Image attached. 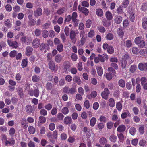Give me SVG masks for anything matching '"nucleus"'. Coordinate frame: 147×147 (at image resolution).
I'll return each instance as SVG.
<instances>
[{
	"instance_id": "f257e3e1",
	"label": "nucleus",
	"mask_w": 147,
	"mask_h": 147,
	"mask_svg": "<svg viewBox=\"0 0 147 147\" xmlns=\"http://www.w3.org/2000/svg\"><path fill=\"white\" fill-rule=\"evenodd\" d=\"M120 61L121 67L123 69H125L127 61L128 62V63L130 65L133 62V61L131 60V58L130 57L129 55L127 53H125L122 57L120 59Z\"/></svg>"
},
{
	"instance_id": "f03ea898",
	"label": "nucleus",
	"mask_w": 147,
	"mask_h": 147,
	"mask_svg": "<svg viewBox=\"0 0 147 147\" xmlns=\"http://www.w3.org/2000/svg\"><path fill=\"white\" fill-rule=\"evenodd\" d=\"M78 15L76 12H73L72 16L69 15L66 16L64 20V23L66 22H69L72 20V22L74 23V26L75 27L78 26L79 20L77 18Z\"/></svg>"
},
{
	"instance_id": "7ed1b4c3",
	"label": "nucleus",
	"mask_w": 147,
	"mask_h": 147,
	"mask_svg": "<svg viewBox=\"0 0 147 147\" xmlns=\"http://www.w3.org/2000/svg\"><path fill=\"white\" fill-rule=\"evenodd\" d=\"M28 94L31 96H34L36 97H38L39 95V91L38 88H35L34 90L31 88L28 92Z\"/></svg>"
},
{
	"instance_id": "20e7f679",
	"label": "nucleus",
	"mask_w": 147,
	"mask_h": 147,
	"mask_svg": "<svg viewBox=\"0 0 147 147\" xmlns=\"http://www.w3.org/2000/svg\"><path fill=\"white\" fill-rule=\"evenodd\" d=\"M76 91V89L72 87L70 88H69L68 86H65L64 87L63 89V92L65 93L68 94H73Z\"/></svg>"
},
{
	"instance_id": "39448f33",
	"label": "nucleus",
	"mask_w": 147,
	"mask_h": 147,
	"mask_svg": "<svg viewBox=\"0 0 147 147\" xmlns=\"http://www.w3.org/2000/svg\"><path fill=\"white\" fill-rule=\"evenodd\" d=\"M110 94V91L108 88H105L101 93V96L102 98L105 100H107Z\"/></svg>"
},
{
	"instance_id": "423d86ee",
	"label": "nucleus",
	"mask_w": 147,
	"mask_h": 147,
	"mask_svg": "<svg viewBox=\"0 0 147 147\" xmlns=\"http://www.w3.org/2000/svg\"><path fill=\"white\" fill-rule=\"evenodd\" d=\"M138 67L140 71L146 72L147 71V63H140L138 64Z\"/></svg>"
},
{
	"instance_id": "0eeeda50",
	"label": "nucleus",
	"mask_w": 147,
	"mask_h": 147,
	"mask_svg": "<svg viewBox=\"0 0 147 147\" xmlns=\"http://www.w3.org/2000/svg\"><path fill=\"white\" fill-rule=\"evenodd\" d=\"M75 31L74 30H71L70 33V38L71 40L72 43L75 44L76 42Z\"/></svg>"
},
{
	"instance_id": "6e6552de",
	"label": "nucleus",
	"mask_w": 147,
	"mask_h": 147,
	"mask_svg": "<svg viewBox=\"0 0 147 147\" xmlns=\"http://www.w3.org/2000/svg\"><path fill=\"white\" fill-rule=\"evenodd\" d=\"M7 42L9 45L12 48H16L18 47V43L16 41H13L11 40L8 39Z\"/></svg>"
},
{
	"instance_id": "1a4fd4ad",
	"label": "nucleus",
	"mask_w": 147,
	"mask_h": 147,
	"mask_svg": "<svg viewBox=\"0 0 147 147\" xmlns=\"http://www.w3.org/2000/svg\"><path fill=\"white\" fill-rule=\"evenodd\" d=\"M40 44V40L38 38H36L33 40L32 46L33 48H37L39 47Z\"/></svg>"
},
{
	"instance_id": "9d476101",
	"label": "nucleus",
	"mask_w": 147,
	"mask_h": 147,
	"mask_svg": "<svg viewBox=\"0 0 147 147\" xmlns=\"http://www.w3.org/2000/svg\"><path fill=\"white\" fill-rule=\"evenodd\" d=\"M20 40L22 43L28 44L30 41V38L26 36H23L21 39Z\"/></svg>"
},
{
	"instance_id": "9b49d317",
	"label": "nucleus",
	"mask_w": 147,
	"mask_h": 147,
	"mask_svg": "<svg viewBox=\"0 0 147 147\" xmlns=\"http://www.w3.org/2000/svg\"><path fill=\"white\" fill-rule=\"evenodd\" d=\"M78 9L79 11L84 13L85 15L87 16L88 15L89 11L88 9L84 7H81L80 5L78 6Z\"/></svg>"
},
{
	"instance_id": "f8f14e48",
	"label": "nucleus",
	"mask_w": 147,
	"mask_h": 147,
	"mask_svg": "<svg viewBox=\"0 0 147 147\" xmlns=\"http://www.w3.org/2000/svg\"><path fill=\"white\" fill-rule=\"evenodd\" d=\"M42 9L41 8L38 7L34 11V14L35 17L38 18L42 14Z\"/></svg>"
},
{
	"instance_id": "ddd939ff",
	"label": "nucleus",
	"mask_w": 147,
	"mask_h": 147,
	"mask_svg": "<svg viewBox=\"0 0 147 147\" xmlns=\"http://www.w3.org/2000/svg\"><path fill=\"white\" fill-rule=\"evenodd\" d=\"M33 51V48L32 47L30 46H27L26 48L25 55L27 56H30L32 54Z\"/></svg>"
},
{
	"instance_id": "4468645a",
	"label": "nucleus",
	"mask_w": 147,
	"mask_h": 147,
	"mask_svg": "<svg viewBox=\"0 0 147 147\" xmlns=\"http://www.w3.org/2000/svg\"><path fill=\"white\" fill-rule=\"evenodd\" d=\"M25 110L27 114L30 115L34 113V110L32 106L30 105H27L25 107Z\"/></svg>"
},
{
	"instance_id": "2eb2a0df",
	"label": "nucleus",
	"mask_w": 147,
	"mask_h": 147,
	"mask_svg": "<svg viewBox=\"0 0 147 147\" xmlns=\"http://www.w3.org/2000/svg\"><path fill=\"white\" fill-rule=\"evenodd\" d=\"M63 122L66 125H69L72 123V120L70 117L67 116L64 118Z\"/></svg>"
},
{
	"instance_id": "dca6fc26",
	"label": "nucleus",
	"mask_w": 147,
	"mask_h": 147,
	"mask_svg": "<svg viewBox=\"0 0 147 147\" xmlns=\"http://www.w3.org/2000/svg\"><path fill=\"white\" fill-rule=\"evenodd\" d=\"M122 20V17L120 16L116 15L114 17L115 22L117 24L121 23Z\"/></svg>"
},
{
	"instance_id": "f3484780",
	"label": "nucleus",
	"mask_w": 147,
	"mask_h": 147,
	"mask_svg": "<svg viewBox=\"0 0 147 147\" xmlns=\"http://www.w3.org/2000/svg\"><path fill=\"white\" fill-rule=\"evenodd\" d=\"M70 67L69 63H65L63 64V69L64 71L66 74H68Z\"/></svg>"
},
{
	"instance_id": "a211bd4d",
	"label": "nucleus",
	"mask_w": 147,
	"mask_h": 147,
	"mask_svg": "<svg viewBox=\"0 0 147 147\" xmlns=\"http://www.w3.org/2000/svg\"><path fill=\"white\" fill-rule=\"evenodd\" d=\"M21 123L22 127L26 129L28 127V124L26 123V119L22 118L21 120Z\"/></svg>"
},
{
	"instance_id": "6ab92c4d",
	"label": "nucleus",
	"mask_w": 147,
	"mask_h": 147,
	"mask_svg": "<svg viewBox=\"0 0 147 147\" xmlns=\"http://www.w3.org/2000/svg\"><path fill=\"white\" fill-rule=\"evenodd\" d=\"M106 18L108 20H112L113 18L112 14L109 11H107L105 13Z\"/></svg>"
},
{
	"instance_id": "aec40b11",
	"label": "nucleus",
	"mask_w": 147,
	"mask_h": 147,
	"mask_svg": "<svg viewBox=\"0 0 147 147\" xmlns=\"http://www.w3.org/2000/svg\"><path fill=\"white\" fill-rule=\"evenodd\" d=\"M48 65L49 68L51 70H54L55 68V64L52 60H50L49 63Z\"/></svg>"
},
{
	"instance_id": "412c9836",
	"label": "nucleus",
	"mask_w": 147,
	"mask_h": 147,
	"mask_svg": "<svg viewBox=\"0 0 147 147\" xmlns=\"http://www.w3.org/2000/svg\"><path fill=\"white\" fill-rule=\"evenodd\" d=\"M142 20L143 22L142 23V26L144 29H147V18L144 17L142 18Z\"/></svg>"
},
{
	"instance_id": "4be33fe9",
	"label": "nucleus",
	"mask_w": 147,
	"mask_h": 147,
	"mask_svg": "<svg viewBox=\"0 0 147 147\" xmlns=\"http://www.w3.org/2000/svg\"><path fill=\"white\" fill-rule=\"evenodd\" d=\"M123 7L122 5H120L119 7H118L116 9V11L118 14L121 15L124 13L123 11Z\"/></svg>"
},
{
	"instance_id": "5701e85b",
	"label": "nucleus",
	"mask_w": 147,
	"mask_h": 147,
	"mask_svg": "<svg viewBox=\"0 0 147 147\" xmlns=\"http://www.w3.org/2000/svg\"><path fill=\"white\" fill-rule=\"evenodd\" d=\"M62 59V57L61 55L60 54H58L55 56V60L56 63H59L61 61Z\"/></svg>"
},
{
	"instance_id": "b1692460",
	"label": "nucleus",
	"mask_w": 147,
	"mask_h": 147,
	"mask_svg": "<svg viewBox=\"0 0 147 147\" xmlns=\"http://www.w3.org/2000/svg\"><path fill=\"white\" fill-rule=\"evenodd\" d=\"M131 114L128 110H126V112L123 113L121 115V117L123 119L126 118L127 116H130Z\"/></svg>"
},
{
	"instance_id": "393cba45",
	"label": "nucleus",
	"mask_w": 147,
	"mask_h": 147,
	"mask_svg": "<svg viewBox=\"0 0 147 147\" xmlns=\"http://www.w3.org/2000/svg\"><path fill=\"white\" fill-rule=\"evenodd\" d=\"M66 11V8L64 7H62L59 9L57 12V13L59 15H61L65 12Z\"/></svg>"
},
{
	"instance_id": "a878e982",
	"label": "nucleus",
	"mask_w": 147,
	"mask_h": 147,
	"mask_svg": "<svg viewBox=\"0 0 147 147\" xmlns=\"http://www.w3.org/2000/svg\"><path fill=\"white\" fill-rule=\"evenodd\" d=\"M107 142L106 138L104 137H102L99 140V142L101 145H104Z\"/></svg>"
},
{
	"instance_id": "bb28decb",
	"label": "nucleus",
	"mask_w": 147,
	"mask_h": 147,
	"mask_svg": "<svg viewBox=\"0 0 147 147\" xmlns=\"http://www.w3.org/2000/svg\"><path fill=\"white\" fill-rule=\"evenodd\" d=\"M73 80L78 85H80L81 84V81L80 77L78 76H74V77Z\"/></svg>"
},
{
	"instance_id": "cd10ccee",
	"label": "nucleus",
	"mask_w": 147,
	"mask_h": 147,
	"mask_svg": "<svg viewBox=\"0 0 147 147\" xmlns=\"http://www.w3.org/2000/svg\"><path fill=\"white\" fill-rule=\"evenodd\" d=\"M117 139V136L114 135H111L109 137V140L111 142H116Z\"/></svg>"
},
{
	"instance_id": "c85d7f7f",
	"label": "nucleus",
	"mask_w": 147,
	"mask_h": 147,
	"mask_svg": "<svg viewBox=\"0 0 147 147\" xmlns=\"http://www.w3.org/2000/svg\"><path fill=\"white\" fill-rule=\"evenodd\" d=\"M53 86L54 85L52 83L48 82L46 84V88L47 90H51L52 89Z\"/></svg>"
},
{
	"instance_id": "c756f323",
	"label": "nucleus",
	"mask_w": 147,
	"mask_h": 147,
	"mask_svg": "<svg viewBox=\"0 0 147 147\" xmlns=\"http://www.w3.org/2000/svg\"><path fill=\"white\" fill-rule=\"evenodd\" d=\"M109 105L111 107H114L115 105V101L114 99L112 98H110L109 100Z\"/></svg>"
},
{
	"instance_id": "7c9ffc66",
	"label": "nucleus",
	"mask_w": 147,
	"mask_h": 147,
	"mask_svg": "<svg viewBox=\"0 0 147 147\" xmlns=\"http://www.w3.org/2000/svg\"><path fill=\"white\" fill-rule=\"evenodd\" d=\"M4 25L6 26L8 28H10L12 26V24L11 23L10 20L9 19H7L4 21Z\"/></svg>"
},
{
	"instance_id": "2f4dec72",
	"label": "nucleus",
	"mask_w": 147,
	"mask_h": 147,
	"mask_svg": "<svg viewBox=\"0 0 147 147\" xmlns=\"http://www.w3.org/2000/svg\"><path fill=\"white\" fill-rule=\"evenodd\" d=\"M96 13L98 16L101 17L103 15V11L100 9H97L96 11Z\"/></svg>"
},
{
	"instance_id": "473e14b6",
	"label": "nucleus",
	"mask_w": 147,
	"mask_h": 147,
	"mask_svg": "<svg viewBox=\"0 0 147 147\" xmlns=\"http://www.w3.org/2000/svg\"><path fill=\"white\" fill-rule=\"evenodd\" d=\"M96 119L94 117H92L90 121V125L91 127H94L95 125L96 122Z\"/></svg>"
},
{
	"instance_id": "72a5a7b5",
	"label": "nucleus",
	"mask_w": 147,
	"mask_h": 147,
	"mask_svg": "<svg viewBox=\"0 0 147 147\" xmlns=\"http://www.w3.org/2000/svg\"><path fill=\"white\" fill-rule=\"evenodd\" d=\"M125 126L123 125L119 126L117 128V130L120 132H123L125 129Z\"/></svg>"
},
{
	"instance_id": "f704fd0d",
	"label": "nucleus",
	"mask_w": 147,
	"mask_h": 147,
	"mask_svg": "<svg viewBox=\"0 0 147 147\" xmlns=\"http://www.w3.org/2000/svg\"><path fill=\"white\" fill-rule=\"evenodd\" d=\"M98 75L99 76H102L103 73V69L102 67L100 66L96 68Z\"/></svg>"
},
{
	"instance_id": "c9c22d12",
	"label": "nucleus",
	"mask_w": 147,
	"mask_h": 147,
	"mask_svg": "<svg viewBox=\"0 0 147 147\" xmlns=\"http://www.w3.org/2000/svg\"><path fill=\"white\" fill-rule=\"evenodd\" d=\"M139 53L142 56H146L147 55V50L145 49H142L140 51Z\"/></svg>"
},
{
	"instance_id": "e433bc0d",
	"label": "nucleus",
	"mask_w": 147,
	"mask_h": 147,
	"mask_svg": "<svg viewBox=\"0 0 147 147\" xmlns=\"http://www.w3.org/2000/svg\"><path fill=\"white\" fill-rule=\"evenodd\" d=\"M122 4L124 8H127L129 4V0H123Z\"/></svg>"
},
{
	"instance_id": "4c0bfd02",
	"label": "nucleus",
	"mask_w": 147,
	"mask_h": 147,
	"mask_svg": "<svg viewBox=\"0 0 147 147\" xmlns=\"http://www.w3.org/2000/svg\"><path fill=\"white\" fill-rule=\"evenodd\" d=\"M140 9L142 11H146L147 10V3H143L142 4Z\"/></svg>"
},
{
	"instance_id": "58836bf2",
	"label": "nucleus",
	"mask_w": 147,
	"mask_h": 147,
	"mask_svg": "<svg viewBox=\"0 0 147 147\" xmlns=\"http://www.w3.org/2000/svg\"><path fill=\"white\" fill-rule=\"evenodd\" d=\"M40 77L36 75H34L32 78V80L34 82H38L40 80Z\"/></svg>"
},
{
	"instance_id": "ea45409f",
	"label": "nucleus",
	"mask_w": 147,
	"mask_h": 147,
	"mask_svg": "<svg viewBox=\"0 0 147 147\" xmlns=\"http://www.w3.org/2000/svg\"><path fill=\"white\" fill-rule=\"evenodd\" d=\"M118 84L122 88L124 87L125 86V81L123 79H120L118 81Z\"/></svg>"
},
{
	"instance_id": "a19ab883",
	"label": "nucleus",
	"mask_w": 147,
	"mask_h": 147,
	"mask_svg": "<svg viewBox=\"0 0 147 147\" xmlns=\"http://www.w3.org/2000/svg\"><path fill=\"white\" fill-rule=\"evenodd\" d=\"M97 29L101 33H105L106 31L105 28L102 26H99L97 27Z\"/></svg>"
},
{
	"instance_id": "79ce46f5",
	"label": "nucleus",
	"mask_w": 147,
	"mask_h": 147,
	"mask_svg": "<svg viewBox=\"0 0 147 147\" xmlns=\"http://www.w3.org/2000/svg\"><path fill=\"white\" fill-rule=\"evenodd\" d=\"M75 141V137L74 136H69L67 139V141L70 143H73Z\"/></svg>"
},
{
	"instance_id": "37998d69",
	"label": "nucleus",
	"mask_w": 147,
	"mask_h": 147,
	"mask_svg": "<svg viewBox=\"0 0 147 147\" xmlns=\"http://www.w3.org/2000/svg\"><path fill=\"white\" fill-rule=\"evenodd\" d=\"M107 52L109 54H112L114 52V49L113 47L110 45L107 50Z\"/></svg>"
},
{
	"instance_id": "c03bdc74",
	"label": "nucleus",
	"mask_w": 147,
	"mask_h": 147,
	"mask_svg": "<svg viewBox=\"0 0 147 147\" xmlns=\"http://www.w3.org/2000/svg\"><path fill=\"white\" fill-rule=\"evenodd\" d=\"M28 131L30 134H33L35 132V129L32 126H30L28 128Z\"/></svg>"
},
{
	"instance_id": "a18cd8bd",
	"label": "nucleus",
	"mask_w": 147,
	"mask_h": 147,
	"mask_svg": "<svg viewBox=\"0 0 147 147\" xmlns=\"http://www.w3.org/2000/svg\"><path fill=\"white\" fill-rule=\"evenodd\" d=\"M57 49L59 52H62L63 51V46L62 43L59 44L57 47Z\"/></svg>"
},
{
	"instance_id": "49530a36",
	"label": "nucleus",
	"mask_w": 147,
	"mask_h": 147,
	"mask_svg": "<svg viewBox=\"0 0 147 147\" xmlns=\"http://www.w3.org/2000/svg\"><path fill=\"white\" fill-rule=\"evenodd\" d=\"M39 120L40 123L43 124L46 122V119L45 117L40 116L39 117Z\"/></svg>"
},
{
	"instance_id": "de8ad7c7",
	"label": "nucleus",
	"mask_w": 147,
	"mask_h": 147,
	"mask_svg": "<svg viewBox=\"0 0 147 147\" xmlns=\"http://www.w3.org/2000/svg\"><path fill=\"white\" fill-rule=\"evenodd\" d=\"M28 60L27 59H23L22 61V66L24 68L26 67L27 65Z\"/></svg>"
},
{
	"instance_id": "09e8293b",
	"label": "nucleus",
	"mask_w": 147,
	"mask_h": 147,
	"mask_svg": "<svg viewBox=\"0 0 147 147\" xmlns=\"http://www.w3.org/2000/svg\"><path fill=\"white\" fill-rule=\"evenodd\" d=\"M108 71L112 75L114 76L116 74V71L115 69L112 67H109L108 69Z\"/></svg>"
},
{
	"instance_id": "8fccbe9b",
	"label": "nucleus",
	"mask_w": 147,
	"mask_h": 147,
	"mask_svg": "<svg viewBox=\"0 0 147 147\" xmlns=\"http://www.w3.org/2000/svg\"><path fill=\"white\" fill-rule=\"evenodd\" d=\"M42 37L44 38H47L48 36L49 33L47 30H43L42 32Z\"/></svg>"
},
{
	"instance_id": "3c124183",
	"label": "nucleus",
	"mask_w": 147,
	"mask_h": 147,
	"mask_svg": "<svg viewBox=\"0 0 147 147\" xmlns=\"http://www.w3.org/2000/svg\"><path fill=\"white\" fill-rule=\"evenodd\" d=\"M62 113L64 115H67L69 113V109L67 107H63L61 110Z\"/></svg>"
},
{
	"instance_id": "603ef678",
	"label": "nucleus",
	"mask_w": 147,
	"mask_h": 147,
	"mask_svg": "<svg viewBox=\"0 0 147 147\" xmlns=\"http://www.w3.org/2000/svg\"><path fill=\"white\" fill-rule=\"evenodd\" d=\"M136 66L135 65H133L130 67L129 71L131 73H133L136 70Z\"/></svg>"
},
{
	"instance_id": "864d4df0",
	"label": "nucleus",
	"mask_w": 147,
	"mask_h": 147,
	"mask_svg": "<svg viewBox=\"0 0 147 147\" xmlns=\"http://www.w3.org/2000/svg\"><path fill=\"white\" fill-rule=\"evenodd\" d=\"M109 20H104L103 21V25L107 27H109L111 24V22Z\"/></svg>"
},
{
	"instance_id": "5fc2aeb1",
	"label": "nucleus",
	"mask_w": 147,
	"mask_h": 147,
	"mask_svg": "<svg viewBox=\"0 0 147 147\" xmlns=\"http://www.w3.org/2000/svg\"><path fill=\"white\" fill-rule=\"evenodd\" d=\"M106 36L107 40H110L113 39L114 36L112 34L109 33L106 35Z\"/></svg>"
},
{
	"instance_id": "6e6d98bb",
	"label": "nucleus",
	"mask_w": 147,
	"mask_h": 147,
	"mask_svg": "<svg viewBox=\"0 0 147 147\" xmlns=\"http://www.w3.org/2000/svg\"><path fill=\"white\" fill-rule=\"evenodd\" d=\"M136 131V129L134 127H132L130 128L129 132L131 135H134L135 134Z\"/></svg>"
},
{
	"instance_id": "4d7b16f0",
	"label": "nucleus",
	"mask_w": 147,
	"mask_h": 147,
	"mask_svg": "<svg viewBox=\"0 0 147 147\" xmlns=\"http://www.w3.org/2000/svg\"><path fill=\"white\" fill-rule=\"evenodd\" d=\"M125 46L127 48H130L132 46L131 41L129 40H127L125 42Z\"/></svg>"
},
{
	"instance_id": "13d9d810",
	"label": "nucleus",
	"mask_w": 147,
	"mask_h": 147,
	"mask_svg": "<svg viewBox=\"0 0 147 147\" xmlns=\"http://www.w3.org/2000/svg\"><path fill=\"white\" fill-rule=\"evenodd\" d=\"M48 46L45 43H42L40 46V49L41 51H43L44 50L47 49Z\"/></svg>"
},
{
	"instance_id": "bf43d9fd",
	"label": "nucleus",
	"mask_w": 147,
	"mask_h": 147,
	"mask_svg": "<svg viewBox=\"0 0 147 147\" xmlns=\"http://www.w3.org/2000/svg\"><path fill=\"white\" fill-rule=\"evenodd\" d=\"M117 109L119 111H121L122 108V105L120 102H117L116 104Z\"/></svg>"
},
{
	"instance_id": "052dcab7",
	"label": "nucleus",
	"mask_w": 147,
	"mask_h": 147,
	"mask_svg": "<svg viewBox=\"0 0 147 147\" xmlns=\"http://www.w3.org/2000/svg\"><path fill=\"white\" fill-rule=\"evenodd\" d=\"M92 21L91 20L88 19L87 20L85 24L86 28H90L92 25Z\"/></svg>"
},
{
	"instance_id": "680f3d73",
	"label": "nucleus",
	"mask_w": 147,
	"mask_h": 147,
	"mask_svg": "<svg viewBox=\"0 0 147 147\" xmlns=\"http://www.w3.org/2000/svg\"><path fill=\"white\" fill-rule=\"evenodd\" d=\"M129 14L130 16L129 18L130 19V20L132 22L134 21L135 18V16L134 13L133 12H132L129 13Z\"/></svg>"
},
{
	"instance_id": "e2e57ef3",
	"label": "nucleus",
	"mask_w": 147,
	"mask_h": 147,
	"mask_svg": "<svg viewBox=\"0 0 147 147\" xmlns=\"http://www.w3.org/2000/svg\"><path fill=\"white\" fill-rule=\"evenodd\" d=\"M142 40V37L138 36L136 37L134 39V42L136 44L139 45V43Z\"/></svg>"
},
{
	"instance_id": "0e129e2a",
	"label": "nucleus",
	"mask_w": 147,
	"mask_h": 147,
	"mask_svg": "<svg viewBox=\"0 0 147 147\" xmlns=\"http://www.w3.org/2000/svg\"><path fill=\"white\" fill-rule=\"evenodd\" d=\"M71 57L72 60L74 61H76L78 59V56L77 55L74 53H73L71 54Z\"/></svg>"
},
{
	"instance_id": "69168bd1",
	"label": "nucleus",
	"mask_w": 147,
	"mask_h": 147,
	"mask_svg": "<svg viewBox=\"0 0 147 147\" xmlns=\"http://www.w3.org/2000/svg\"><path fill=\"white\" fill-rule=\"evenodd\" d=\"M40 114L41 116H46L47 115V111L44 109H41L40 111Z\"/></svg>"
},
{
	"instance_id": "338daca9",
	"label": "nucleus",
	"mask_w": 147,
	"mask_h": 147,
	"mask_svg": "<svg viewBox=\"0 0 147 147\" xmlns=\"http://www.w3.org/2000/svg\"><path fill=\"white\" fill-rule=\"evenodd\" d=\"M104 123H100L96 125V128L97 127L100 130H101L104 128Z\"/></svg>"
},
{
	"instance_id": "774afa93",
	"label": "nucleus",
	"mask_w": 147,
	"mask_h": 147,
	"mask_svg": "<svg viewBox=\"0 0 147 147\" xmlns=\"http://www.w3.org/2000/svg\"><path fill=\"white\" fill-rule=\"evenodd\" d=\"M99 120L100 121L101 123H105L107 121L106 118L103 116H101L99 118Z\"/></svg>"
}]
</instances>
